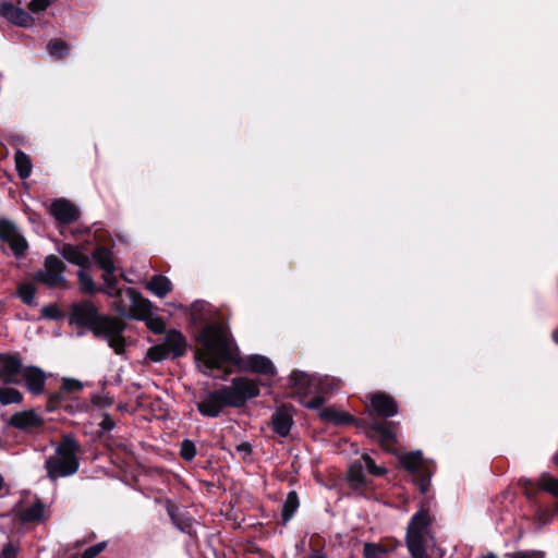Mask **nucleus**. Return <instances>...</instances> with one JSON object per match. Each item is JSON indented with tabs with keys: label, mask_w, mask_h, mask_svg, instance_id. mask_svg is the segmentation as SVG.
<instances>
[{
	"label": "nucleus",
	"mask_w": 558,
	"mask_h": 558,
	"mask_svg": "<svg viewBox=\"0 0 558 558\" xmlns=\"http://www.w3.org/2000/svg\"><path fill=\"white\" fill-rule=\"evenodd\" d=\"M201 347L196 350L197 366L205 375H211L215 369L232 362L244 372H252L265 376H275L276 367L264 355L252 354L239 356V349L231 337L230 330L222 324L213 323L205 326L198 336Z\"/></svg>",
	"instance_id": "f257e3e1"
},
{
	"label": "nucleus",
	"mask_w": 558,
	"mask_h": 558,
	"mask_svg": "<svg viewBox=\"0 0 558 558\" xmlns=\"http://www.w3.org/2000/svg\"><path fill=\"white\" fill-rule=\"evenodd\" d=\"M81 446L71 435L62 437L56 447L54 454L45 461L47 476L51 481L75 474L80 468L78 453Z\"/></svg>",
	"instance_id": "f03ea898"
},
{
	"label": "nucleus",
	"mask_w": 558,
	"mask_h": 558,
	"mask_svg": "<svg viewBox=\"0 0 558 558\" xmlns=\"http://www.w3.org/2000/svg\"><path fill=\"white\" fill-rule=\"evenodd\" d=\"M432 524L433 517L424 507L412 515L405 535V544L412 558H428L427 548L434 543Z\"/></svg>",
	"instance_id": "7ed1b4c3"
},
{
	"label": "nucleus",
	"mask_w": 558,
	"mask_h": 558,
	"mask_svg": "<svg viewBox=\"0 0 558 558\" xmlns=\"http://www.w3.org/2000/svg\"><path fill=\"white\" fill-rule=\"evenodd\" d=\"M125 323L117 317L102 315L93 328L92 332L95 337L104 338L109 347L117 353L122 354L125 350V339L123 331Z\"/></svg>",
	"instance_id": "20e7f679"
},
{
	"label": "nucleus",
	"mask_w": 558,
	"mask_h": 558,
	"mask_svg": "<svg viewBox=\"0 0 558 558\" xmlns=\"http://www.w3.org/2000/svg\"><path fill=\"white\" fill-rule=\"evenodd\" d=\"M186 347V339L182 332L170 329L166 332L161 343L148 349L147 357L153 362H161L169 357L177 359L185 353Z\"/></svg>",
	"instance_id": "39448f33"
},
{
	"label": "nucleus",
	"mask_w": 558,
	"mask_h": 558,
	"mask_svg": "<svg viewBox=\"0 0 558 558\" xmlns=\"http://www.w3.org/2000/svg\"><path fill=\"white\" fill-rule=\"evenodd\" d=\"M399 461L405 470L415 475L420 490L426 494L430 486V477L436 470L435 464L424 460L421 451L407 452L400 456Z\"/></svg>",
	"instance_id": "423d86ee"
},
{
	"label": "nucleus",
	"mask_w": 558,
	"mask_h": 558,
	"mask_svg": "<svg viewBox=\"0 0 558 558\" xmlns=\"http://www.w3.org/2000/svg\"><path fill=\"white\" fill-rule=\"evenodd\" d=\"M222 389L228 405L233 408L243 407L247 400L259 395L258 384L247 377H235L229 386H223Z\"/></svg>",
	"instance_id": "0eeeda50"
},
{
	"label": "nucleus",
	"mask_w": 558,
	"mask_h": 558,
	"mask_svg": "<svg viewBox=\"0 0 558 558\" xmlns=\"http://www.w3.org/2000/svg\"><path fill=\"white\" fill-rule=\"evenodd\" d=\"M93 257L104 270L102 280L105 282V289H99V291L109 296H120L122 290L118 287V279L114 276L116 267L111 252L104 246H99L94 251Z\"/></svg>",
	"instance_id": "6e6552de"
},
{
	"label": "nucleus",
	"mask_w": 558,
	"mask_h": 558,
	"mask_svg": "<svg viewBox=\"0 0 558 558\" xmlns=\"http://www.w3.org/2000/svg\"><path fill=\"white\" fill-rule=\"evenodd\" d=\"M64 270V263L58 256L49 255L45 259L44 269L37 272L36 280L51 289H63L66 287Z\"/></svg>",
	"instance_id": "1a4fd4ad"
},
{
	"label": "nucleus",
	"mask_w": 558,
	"mask_h": 558,
	"mask_svg": "<svg viewBox=\"0 0 558 558\" xmlns=\"http://www.w3.org/2000/svg\"><path fill=\"white\" fill-rule=\"evenodd\" d=\"M25 366L19 352L0 353V381L4 385H21Z\"/></svg>",
	"instance_id": "9d476101"
},
{
	"label": "nucleus",
	"mask_w": 558,
	"mask_h": 558,
	"mask_svg": "<svg viewBox=\"0 0 558 558\" xmlns=\"http://www.w3.org/2000/svg\"><path fill=\"white\" fill-rule=\"evenodd\" d=\"M101 316L96 305L85 300L71 306L70 322L78 327H87L92 331Z\"/></svg>",
	"instance_id": "9b49d317"
},
{
	"label": "nucleus",
	"mask_w": 558,
	"mask_h": 558,
	"mask_svg": "<svg viewBox=\"0 0 558 558\" xmlns=\"http://www.w3.org/2000/svg\"><path fill=\"white\" fill-rule=\"evenodd\" d=\"M0 240L10 246L16 258L23 257L28 248L26 239L21 234L17 227L8 219H0Z\"/></svg>",
	"instance_id": "f8f14e48"
},
{
	"label": "nucleus",
	"mask_w": 558,
	"mask_h": 558,
	"mask_svg": "<svg viewBox=\"0 0 558 558\" xmlns=\"http://www.w3.org/2000/svg\"><path fill=\"white\" fill-rule=\"evenodd\" d=\"M0 240L10 246L16 258L23 257L28 248L26 239L21 234L17 227L8 219H0Z\"/></svg>",
	"instance_id": "ddd939ff"
},
{
	"label": "nucleus",
	"mask_w": 558,
	"mask_h": 558,
	"mask_svg": "<svg viewBox=\"0 0 558 558\" xmlns=\"http://www.w3.org/2000/svg\"><path fill=\"white\" fill-rule=\"evenodd\" d=\"M0 240L10 246L16 258L23 257L28 248L26 239L21 234L17 227L8 219H0Z\"/></svg>",
	"instance_id": "4468645a"
},
{
	"label": "nucleus",
	"mask_w": 558,
	"mask_h": 558,
	"mask_svg": "<svg viewBox=\"0 0 558 558\" xmlns=\"http://www.w3.org/2000/svg\"><path fill=\"white\" fill-rule=\"evenodd\" d=\"M0 240L10 246L16 258L23 257L28 248L26 239L21 234L17 227L8 219H0Z\"/></svg>",
	"instance_id": "2eb2a0df"
},
{
	"label": "nucleus",
	"mask_w": 558,
	"mask_h": 558,
	"mask_svg": "<svg viewBox=\"0 0 558 558\" xmlns=\"http://www.w3.org/2000/svg\"><path fill=\"white\" fill-rule=\"evenodd\" d=\"M197 410L203 416L218 417L223 408L229 407L223 389L208 392L203 400L197 402Z\"/></svg>",
	"instance_id": "dca6fc26"
},
{
	"label": "nucleus",
	"mask_w": 558,
	"mask_h": 558,
	"mask_svg": "<svg viewBox=\"0 0 558 558\" xmlns=\"http://www.w3.org/2000/svg\"><path fill=\"white\" fill-rule=\"evenodd\" d=\"M0 16L19 27L29 28L35 24L28 12L7 0H0Z\"/></svg>",
	"instance_id": "f3484780"
},
{
	"label": "nucleus",
	"mask_w": 558,
	"mask_h": 558,
	"mask_svg": "<svg viewBox=\"0 0 558 558\" xmlns=\"http://www.w3.org/2000/svg\"><path fill=\"white\" fill-rule=\"evenodd\" d=\"M368 433L378 440L385 450L390 452L396 450L397 438L393 423L374 421L369 424Z\"/></svg>",
	"instance_id": "a211bd4d"
},
{
	"label": "nucleus",
	"mask_w": 558,
	"mask_h": 558,
	"mask_svg": "<svg viewBox=\"0 0 558 558\" xmlns=\"http://www.w3.org/2000/svg\"><path fill=\"white\" fill-rule=\"evenodd\" d=\"M46 380V373L38 366L26 365L22 373V384H24L26 390L33 396L44 393Z\"/></svg>",
	"instance_id": "6ab92c4d"
},
{
	"label": "nucleus",
	"mask_w": 558,
	"mask_h": 558,
	"mask_svg": "<svg viewBox=\"0 0 558 558\" xmlns=\"http://www.w3.org/2000/svg\"><path fill=\"white\" fill-rule=\"evenodd\" d=\"M8 425L23 432H33L43 427L44 418L35 410H25L14 413Z\"/></svg>",
	"instance_id": "aec40b11"
},
{
	"label": "nucleus",
	"mask_w": 558,
	"mask_h": 558,
	"mask_svg": "<svg viewBox=\"0 0 558 558\" xmlns=\"http://www.w3.org/2000/svg\"><path fill=\"white\" fill-rule=\"evenodd\" d=\"M293 408L281 405L275 410L270 418V427L280 437H287L293 425Z\"/></svg>",
	"instance_id": "412c9836"
},
{
	"label": "nucleus",
	"mask_w": 558,
	"mask_h": 558,
	"mask_svg": "<svg viewBox=\"0 0 558 558\" xmlns=\"http://www.w3.org/2000/svg\"><path fill=\"white\" fill-rule=\"evenodd\" d=\"M132 306L128 312L125 307H118L120 315H128L136 318H145L150 312V302L144 299L135 289L128 288L125 291Z\"/></svg>",
	"instance_id": "4be33fe9"
},
{
	"label": "nucleus",
	"mask_w": 558,
	"mask_h": 558,
	"mask_svg": "<svg viewBox=\"0 0 558 558\" xmlns=\"http://www.w3.org/2000/svg\"><path fill=\"white\" fill-rule=\"evenodd\" d=\"M49 213L61 223H71L78 219L80 213L77 208L64 198L56 199L51 203Z\"/></svg>",
	"instance_id": "5701e85b"
},
{
	"label": "nucleus",
	"mask_w": 558,
	"mask_h": 558,
	"mask_svg": "<svg viewBox=\"0 0 558 558\" xmlns=\"http://www.w3.org/2000/svg\"><path fill=\"white\" fill-rule=\"evenodd\" d=\"M371 407L378 416L383 417H391L398 413L396 400L385 392L372 395Z\"/></svg>",
	"instance_id": "b1692460"
},
{
	"label": "nucleus",
	"mask_w": 558,
	"mask_h": 558,
	"mask_svg": "<svg viewBox=\"0 0 558 558\" xmlns=\"http://www.w3.org/2000/svg\"><path fill=\"white\" fill-rule=\"evenodd\" d=\"M61 255L71 264L80 268H89L92 263L82 246L64 244L60 250Z\"/></svg>",
	"instance_id": "393cba45"
},
{
	"label": "nucleus",
	"mask_w": 558,
	"mask_h": 558,
	"mask_svg": "<svg viewBox=\"0 0 558 558\" xmlns=\"http://www.w3.org/2000/svg\"><path fill=\"white\" fill-rule=\"evenodd\" d=\"M19 519L24 524L43 522L45 520V505L37 499L33 505L20 510Z\"/></svg>",
	"instance_id": "a878e982"
},
{
	"label": "nucleus",
	"mask_w": 558,
	"mask_h": 558,
	"mask_svg": "<svg viewBox=\"0 0 558 558\" xmlns=\"http://www.w3.org/2000/svg\"><path fill=\"white\" fill-rule=\"evenodd\" d=\"M167 512L177 529L184 533L191 532L193 519L190 515L171 502L167 505Z\"/></svg>",
	"instance_id": "bb28decb"
},
{
	"label": "nucleus",
	"mask_w": 558,
	"mask_h": 558,
	"mask_svg": "<svg viewBox=\"0 0 558 558\" xmlns=\"http://www.w3.org/2000/svg\"><path fill=\"white\" fill-rule=\"evenodd\" d=\"M348 482L350 487L354 490H363L366 487L367 482L361 461H356L350 465L348 471Z\"/></svg>",
	"instance_id": "cd10ccee"
},
{
	"label": "nucleus",
	"mask_w": 558,
	"mask_h": 558,
	"mask_svg": "<svg viewBox=\"0 0 558 558\" xmlns=\"http://www.w3.org/2000/svg\"><path fill=\"white\" fill-rule=\"evenodd\" d=\"M146 289L162 299L172 290V283L166 276L155 275L147 282Z\"/></svg>",
	"instance_id": "c85d7f7f"
},
{
	"label": "nucleus",
	"mask_w": 558,
	"mask_h": 558,
	"mask_svg": "<svg viewBox=\"0 0 558 558\" xmlns=\"http://www.w3.org/2000/svg\"><path fill=\"white\" fill-rule=\"evenodd\" d=\"M14 162L19 177L22 180L29 178L33 169L31 158L21 149L14 154Z\"/></svg>",
	"instance_id": "c756f323"
},
{
	"label": "nucleus",
	"mask_w": 558,
	"mask_h": 558,
	"mask_svg": "<svg viewBox=\"0 0 558 558\" xmlns=\"http://www.w3.org/2000/svg\"><path fill=\"white\" fill-rule=\"evenodd\" d=\"M299 505L300 502L296 492H290L283 502L281 511L282 520L284 523L291 520V518L298 510Z\"/></svg>",
	"instance_id": "7c9ffc66"
},
{
	"label": "nucleus",
	"mask_w": 558,
	"mask_h": 558,
	"mask_svg": "<svg viewBox=\"0 0 558 558\" xmlns=\"http://www.w3.org/2000/svg\"><path fill=\"white\" fill-rule=\"evenodd\" d=\"M77 279L80 283V288L85 293H95L100 292L99 289H102L101 287L97 288L96 283L88 272V268H81L77 271Z\"/></svg>",
	"instance_id": "2f4dec72"
},
{
	"label": "nucleus",
	"mask_w": 558,
	"mask_h": 558,
	"mask_svg": "<svg viewBox=\"0 0 558 558\" xmlns=\"http://www.w3.org/2000/svg\"><path fill=\"white\" fill-rule=\"evenodd\" d=\"M23 401V395L13 387L0 388V403L2 405L20 404Z\"/></svg>",
	"instance_id": "473e14b6"
},
{
	"label": "nucleus",
	"mask_w": 558,
	"mask_h": 558,
	"mask_svg": "<svg viewBox=\"0 0 558 558\" xmlns=\"http://www.w3.org/2000/svg\"><path fill=\"white\" fill-rule=\"evenodd\" d=\"M69 398L70 395H68L62 388H60L59 391L49 395L47 401V411L52 412L57 409L63 407L65 408Z\"/></svg>",
	"instance_id": "72a5a7b5"
},
{
	"label": "nucleus",
	"mask_w": 558,
	"mask_h": 558,
	"mask_svg": "<svg viewBox=\"0 0 558 558\" xmlns=\"http://www.w3.org/2000/svg\"><path fill=\"white\" fill-rule=\"evenodd\" d=\"M290 385L295 388L299 392H305L310 385V376L301 371H293L289 377Z\"/></svg>",
	"instance_id": "f704fd0d"
},
{
	"label": "nucleus",
	"mask_w": 558,
	"mask_h": 558,
	"mask_svg": "<svg viewBox=\"0 0 558 558\" xmlns=\"http://www.w3.org/2000/svg\"><path fill=\"white\" fill-rule=\"evenodd\" d=\"M47 50L51 57L61 59L69 53L70 46L68 43L59 38H54L48 43Z\"/></svg>",
	"instance_id": "c9c22d12"
},
{
	"label": "nucleus",
	"mask_w": 558,
	"mask_h": 558,
	"mask_svg": "<svg viewBox=\"0 0 558 558\" xmlns=\"http://www.w3.org/2000/svg\"><path fill=\"white\" fill-rule=\"evenodd\" d=\"M538 487L558 498V478L543 474L538 480Z\"/></svg>",
	"instance_id": "e433bc0d"
},
{
	"label": "nucleus",
	"mask_w": 558,
	"mask_h": 558,
	"mask_svg": "<svg viewBox=\"0 0 558 558\" xmlns=\"http://www.w3.org/2000/svg\"><path fill=\"white\" fill-rule=\"evenodd\" d=\"M363 554L365 558H388L387 550L374 543H365Z\"/></svg>",
	"instance_id": "4c0bfd02"
},
{
	"label": "nucleus",
	"mask_w": 558,
	"mask_h": 558,
	"mask_svg": "<svg viewBox=\"0 0 558 558\" xmlns=\"http://www.w3.org/2000/svg\"><path fill=\"white\" fill-rule=\"evenodd\" d=\"M180 456L185 461H192L196 456L195 444L190 439H184L180 445Z\"/></svg>",
	"instance_id": "58836bf2"
},
{
	"label": "nucleus",
	"mask_w": 558,
	"mask_h": 558,
	"mask_svg": "<svg viewBox=\"0 0 558 558\" xmlns=\"http://www.w3.org/2000/svg\"><path fill=\"white\" fill-rule=\"evenodd\" d=\"M361 462H363V469L366 468L368 473L379 476L386 473V469L383 466H377L375 461L368 454H363L361 458Z\"/></svg>",
	"instance_id": "ea45409f"
},
{
	"label": "nucleus",
	"mask_w": 558,
	"mask_h": 558,
	"mask_svg": "<svg viewBox=\"0 0 558 558\" xmlns=\"http://www.w3.org/2000/svg\"><path fill=\"white\" fill-rule=\"evenodd\" d=\"M35 293L36 290L32 283H23L19 287V296L27 305L33 303Z\"/></svg>",
	"instance_id": "a19ab883"
},
{
	"label": "nucleus",
	"mask_w": 558,
	"mask_h": 558,
	"mask_svg": "<svg viewBox=\"0 0 558 558\" xmlns=\"http://www.w3.org/2000/svg\"><path fill=\"white\" fill-rule=\"evenodd\" d=\"M506 558H545V553L542 550H517L506 554Z\"/></svg>",
	"instance_id": "79ce46f5"
},
{
	"label": "nucleus",
	"mask_w": 558,
	"mask_h": 558,
	"mask_svg": "<svg viewBox=\"0 0 558 558\" xmlns=\"http://www.w3.org/2000/svg\"><path fill=\"white\" fill-rule=\"evenodd\" d=\"M146 326L151 332L156 335L162 333L166 330V324L160 317H149L146 320Z\"/></svg>",
	"instance_id": "37998d69"
},
{
	"label": "nucleus",
	"mask_w": 558,
	"mask_h": 558,
	"mask_svg": "<svg viewBox=\"0 0 558 558\" xmlns=\"http://www.w3.org/2000/svg\"><path fill=\"white\" fill-rule=\"evenodd\" d=\"M61 388L68 393L76 392L82 390L83 385L80 380L73 378H64L62 380Z\"/></svg>",
	"instance_id": "c03bdc74"
},
{
	"label": "nucleus",
	"mask_w": 558,
	"mask_h": 558,
	"mask_svg": "<svg viewBox=\"0 0 558 558\" xmlns=\"http://www.w3.org/2000/svg\"><path fill=\"white\" fill-rule=\"evenodd\" d=\"M106 542L95 544L84 550V553L82 554V558H95L106 548Z\"/></svg>",
	"instance_id": "a18cd8bd"
},
{
	"label": "nucleus",
	"mask_w": 558,
	"mask_h": 558,
	"mask_svg": "<svg viewBox=\"0 0 558 558\" xmlns=\"http://www.w3.org/2000/svg\"><path fill=\"white\" fill-rule=\"evenodd\" d=\"M49 0H31L28 3V10L32 13H40L49 7Z\"/></svg>",
	"instance_id": "49530a36"
},
{
	"label": "nucleus",
	"mask_w": 558,
	"mask_h": 558,
	"mask_svg": "<svg viewBox=\"0 0 558 558\" xmlns=\"http://www.w3.org/2000/svg\"><path fill=\"white\" fill-rule=\"evenodd\" d=\"M16 553H17L16 546L13 545L12 543H8L2 549V551L0 554V558H15Z\"/></svg>",
	"instance_id": "de8ad7c7"
},
{
	"label": "nucleus",
	"mask_w": 558,
	"mask_h": 558,
	"mask_svg": "<svg viewBox=\"0 0 558 558\" xmlns=\"http://www.w3.org/2000/svg\"><path fill=\"white\" fill-rule=\"evenodd\" d=\"M99 427L102 432H110L114 427V422L109 414H104L102 420L99 423Z\"/></svg>",
	"instance_id": "09e8293b"
},
{
	"label": "nucleus",
	"mask_w": 558,
	"mask_h": 558,
	"mask_svg": "<svg viewBox=\"0 0 558 558\" xmlns=\"http://www.w3.org/2000/svg\"><path fill=\"white\" fill-rule=\"evenodd\" d=\"M333 420L338 424H348L353 421V417L347 413H338L336 412L333 415Z\"/></svg>",
	"instance_id": "8fccbe9b"
},
{
	"label": "nucleus",
	"mask_w": 558,
	"mask_h": 558,
	"mask_svg": "<svg viewBox=\"0 0 558 558\" xmlns=\"http://www.w3.org/2000/svg\"><path fill=\"white\" fill-rule=\"evenodd\" d=\"M324 402L325 399L322 396H315L306 403V408L318 409L324 404Z\"/></svg>",
	"instance_id": "3c124183"
},
{
	"label": "nucleus",
	"mask_w": 558,
	"mask_h": 558,
	"mask_svg": "<svg viewBox=\"0 0 558 558\" xmlns=\"http://www.w3.org/2000/svg\"><path fill=\"white\" fill-rule=\"evenodd\" d=\"M238 450L240 451H245V452H251V447L248 444H241L239 447H238Z\"/></svg>",
	"instance_id": "603ef678"
},
{
	"label": "nucleus",
	"mask_w": 558,
	"mask_h": 558,
	"mask_svg": "<svg viewBox=\"0 0 558 558\" xmlns=\"http://www.w3.org/2000/svg\"><path fill=\"white\" fill-rule=\"evenodd\" d=\"M308 558H325V556L319 553H314L310 555Z\"/></svg>",
	"instance_id": "864d4df0"
},
{
	"label": "nucleus",
	"mask_w": 558,
	"mask_h": 558,
	"mask_svg": "<svg viewBox=\"0 0 558 558\" xmlns=\"http://www.w3.org/2000/svg\"><path fill=\"white\" fill-rule=\"evenodd\" d=\"M553 339L558 344V329L553 332Z\"/></svg>",
	"instance_id": "5fc2aeb1"
},
{
	"label": "nucleus",
	"mask_w": 558,
	"mask_h": 558,
	"mask_svg": "<svg viewBox=\"0 0 558 558\" xmlns=\"http://www.w3.org/2000/svg\"><path fill=\"white\" fill-rule=\"evenodd\" d=\"M482 558H498V557L495 554L489 553V554L483 556Z\"/></svg>",
	"instance_id": "6e6d98bb"
},
{
	"label": "nucleus",
	"mask_w": 558,
	"mask_h": 558,
	"mask_svg": "<svg viewBox=\"0 0 558 558\" xmlns=\"http://www.w3.org/2000/svg\"><path fill=\"white\" fill-rule=\"evenodd\" d=\"M3 485H4V478H3V476L0 474V490L2 489Z\"/></svg>",
	"instance_id": "4d7b16f0"
}]
</instances>
